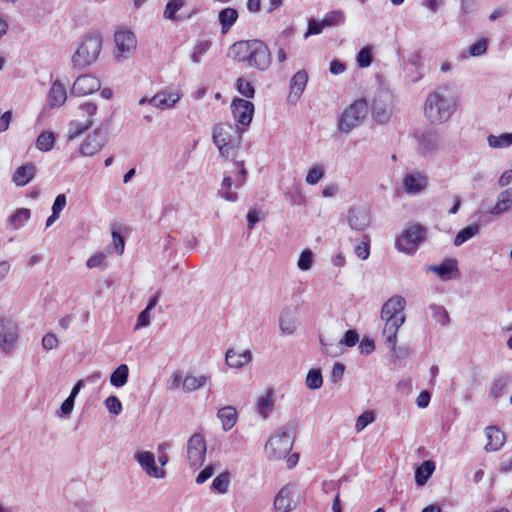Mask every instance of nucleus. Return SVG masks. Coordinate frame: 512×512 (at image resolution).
<instances>
[{"label": "nucleus", "mask_w": 512, "mask_h": 512, "mask_svg": "<svg viewBox=\"0 0 512 512\" xmlns=\"http://www.w3.org/2000/svg\"><path fill=\"white\" fill-rule=\"evenodd\" d=\"M230 484V473L223 472L214 478L212 482V489L220 494H225L228 491Z\"/></svg>", "instance_id": "c03bdc74"}, {"label": "nucleus", "mask_w": 512, "mask_h": 512, "mask_svg": "<svg viewBox=\"0 0 512 512\" xmlns=\"http://www.w3.org/2000/svg\"><path fill=\"white\" fill-rule=\"evenodd\" d=\"M206 441L200 433L193 434L186 444V458L191 468L202 466L206 456Z\"/></svg>", "instance_id": "9d476101"}, {"label": "nucleus", "mask_w": 512, "mask_h": 512, "mask_svg": "<svg viewBox=\"0 0 512 512\" xmlns=\"http://www.w3.org/2000/svg\"><path fill=\"white\" fill-rule=\"evenodd\" d=\"M324 169L318 165L309 169L306 175V183L309 185L317 184L324 177Z\"/></svg>", "instance_id": "603ef678"}, {"label": "nucleus", "mask_w": 512, "mask_h": 512, "mask_svg": "<svg viewBox=\"0 0 512 512\" xmlns=\"http://www.w3.org/2000/svg\"><path fill=\"white\" fill-rule=\"evenodd\" d=\"M66 206V196L64 194H59L56 196L53 206H52V212L54 215H60L62 210Z\"/></svg>", "instance_id": "774afa93"}, {"label": "nucleus", "mask_w": 512, "mask_h": 512, "mask_svg": "<svg viewBox=\"0 0 512 512\" xmlns=\"http://www.w3.org/2000/svg\"><path fill=\"white\" fill-rule=\"evenodd\" d=\"M322 20L326 28H330L343 25L345 23L346 16L344 11L342 10H333L327 12L322 18Z\"/></svg>", "instance_id": "58836bf2"}, {"label": "nucleus", "mask_w": 512, "mask_h": 512, "mask_svg": "<svg viewBox=\"0 0 512 512\" xmlns=\"http://www.w3.org/2000/svg\"><path fill=\"white\" fill-rule=\"evenodd\" d=\"M151 310H148L147 308H145L139 315H138V318H137V323H136V326H135V329H140V328H144V327H147L150 322H151V319H152V315H151Z\"/></svg>", "instance_id": "680f3d73"}, {"label": "nucleus", "mask_w": 512, "mask_h": 512, "mask_svg": "<svg viewBox=\"0 0 512 512\" xmlns=\"http://www.w3.org/2000/svg\"><path fill=\"white\" fill-rule=\"evenodd\" d=\"M296 425L293 422L278 428L265 446L269 459H281L288 455L293 447Z\"/></svg>", "instance_id": "20e7f679"}, {"label": "nucleus", "mask_w": 512, "mask_h": 512, "mask_svg": "<svg viewBox=\"0 0 512 512\" xmlns=\"http://www.w3.org/2000/svg\"><path fill=\"white\" fill-rule=\"evenodd\" d=\"M181 97L179 89L161 90L149 99L148 104L160 110L171 109L180 101Z\"/></svg>", "instance_id": "a211bd4d"}, {"label": "nucleus", "mask_w": 512, "mask_h": 512, "mask_svg": "<svg viewBox=\"0 0 512 512\" xmlns=\"http://www.w3.org/2000/svg\"><path fill=\"white\" fill-rule=\"evenodd\" d=\"M405 299L400 295H395L388 299L382 306L381 319L383 321L405 322L404 309Z\"/></svg>", "instance_id": "ddd939ff"}, {"label": "nucleus", "mask_w": 512, "mask_h": 512, "mask_svg": "<svg viewBox=\"0 0 512 512\" xmlns=\"http://www.w3.org/2000/svg\"><path fill=\"white\" fill-rule=\"evenodd\" d=\"M278 323L282 335L291 336L296 332L297 319L291 308L285 307L282 309Z\"/></svg>", "instance_id": "b1692460"}, {"label": "nucleus", "mask_w": 512, "mask_h": 512, "mask_svg": "<svg viewBox=\"0 0 512 512\" xmlns=\"http://www.w3.org/2000/svg\"><path fill=\"white\" fill-rule=\"evenodd\" d=\"M231 112L235 121L246 127L249 126L252 121L254 105L248 100L236 98L231 103Z\"/></svg>", "instance_id": "dca6fc26"}, {"label": "nucleus", "mask_w": 512, "mask_h": 512, "mask_svg": "<svg viewBox=\"0 0 512 512\" xmlns=\"http://www.w3.org/2000/svg\"><path fill=\"white\" fill-rule=\"evenodd\" d=\"M237 90L246 98H253L255 94V89L251 82L242 77L237 80Z\"/></svg>", "instance_id": "3c124183"}, {"label": "nucleus", "mask_w": 512, "mask_h": 512, "mask_svg": "<svg viewBox=\"0 0 512 512\" xmlns=\"http://www.w3.org/2000/svg\"><path fill=\"white\" fill-rule=\"evenodd\" d=\"M106 253L104 252H99L93 256H91L87 262H86V266L89 268V269H92V268H99V267H102L105 260H106Z\"/></svg>", "instance_id": "bf43d9fd"}, {"label": "nucleus", "mask_w": 512, "mask_h": 512, "mask_svg": "<svg viewBox=\"0 0 512 512\" xmlns=\"http://www.w3.org/2000/svg\"><path fill=\"white\" fill-rule=\"evenodd\" d=\"M457 97L449 87L443 86L430 92L424 103V115L432 124L446 123L454 114Z\"/></svg>", "instance_id": "f257e3e1"}, {"label": "nucleus", "mask_w": 512, "mask_h": 512, "mask_svg": "<svg viewBox=\"0 0 512 512\" xmlns=\"http://www.w3.org/2000/svg\"><path fill=\"white\" fill-rule=\"evenodd\" d=\"M403 324L404 323L395 321H384L382 334L385 339V343L393 352H396L397 333Z\"/></svg>", "instance_id": "7c9ffc66"}, {"label": "nucleus", "mask_w": 512, "mask_h": 512, "mask_svg": "<svg viewBox=\"0 0 512 512\" xmlns=\"http://www.w3.org/2000/svg\"><path fill=\"white\" fill-rule=\"evenodd\" d=\"M347 221L353 230L363 231L370 224V213L365 207H352L348 211Z\"/></svg>", "instance_id": "412c9836"}, {"label": "nucleus", "mask_w": 512, "mask_h": 512, "mask_svg": "<svg viewBox=\"0 0 512 512\" xmlns=\"http://www.w3.org/2000/svg\"><path fill=\"white\" fill-rule=\"evenodd\" d=\"M211 383V377L206 374L195 375L193 373H187L184 376L183 392L192 393L197 391L207 384Z\"/></svg>", "instance_id": "bb28decb"}, {"label": "nucleus", "mask_w": 512, "mask_h": 512, "mask_svg": "<svg viewBox=\"0 0 512 512\" xmlns=\"http://www.w3.org/2000/svg\"><path fill=\"white\" fill-rule=\"evenodd\" d=\"M18 338V325L10 318L0 317V349L5 353H11Z\"/></svg>", "instance_id": "f8f14e48"}, {"label": "nucleus", "mask_w": 512, "mask_h": 512, "mask_svg": "<svg viewBox=\"0 0 512 512\" xmlns=\"http://www.w3.org/2000/svg\"><path fill=\"white\" fill-rule=\"evenodd\" d=\"M357 64L361 68H366L372 63V50L370 47L362 48L357 54Z\"/></svg>", "instance_id": "864d4df0"}, {"label": "nucleus", "mask_w": 512, "mask_h": 512, "mask_svg": "<svg viewBox=\"0 0 512 512\" xmlns=\"http://www.w3.org/2000/svg\"><path fill=\"white\" fill-rule=\"evenodd\" d=\"M430 308L433 312V317L437 319L441 325H446L449 322L448 313L442 306L432 305Z\"/></svg>", "instance_id": "4d7b16f0"}, {"label": "nucleus", "mask_w": 512, "mask_h": 512, "mask_svg": "<svg viewBox=\"0 0 512 512\" xmlns=\"http://www.w3.org/2000/svg\"><path fill=\"white\" fill-rule=\"evenodd\" d=\"M308 82V74L305 70H300L296 72L290 81V93L288 99L292 103H296L302 93L305 90V87Z\"/></svg>", "instance_id": "4be33fe9"}, {"label": "nucleus", "mask_w": 512, "mask_h": 512, "mask_svg": "<svg viewBox=\"0 0 512 512\" xmlns=\"http://www.w3.org/2000/svg\"><path fill=\"white\" fill-rule=\"evenodd\" d=\"M102 49V38L99 34H87L79 42L72 55L71 61L74 68L84 69L98 59Z\"/></svg>", "instance_id": "7ed1b4c3"}, {"label": "nucleus", "mask_w": 512, "mask_h": 512, "mask_svg": "<svg viewBox=\"0 0 512 512\" xmlns=\"http://www.w3.org/2000/svg\"><path fill=\"white\" fill-rule=\"evenodd\" d=\"M506 386H507V383L503 379H499V380L495 381L490 389V396L493 398L500 397L503 394Z\"/></svg>", "instance_id": "69168bd1"}, {"label": "nucleus", "mask_w": 512, "mask_h": 512, "mask_svg": "<svg viewBox=\"0 0 512 512\" xmlns=\"http://www.w3.org/2000/svg\"><path fill=\"white\" fill-rule=\"evenodd\" d=\"M323 384V378L320 370L311 369L306 376V386L311 390L321 388Z\"/></svg>", "instance_id": "49530a36"}, {"label": "nucleus", "mask_w": 512, "mask_h": 512, "mask_svg": "<svg viewBox=\"0 0 512 512\" xmlns=\"http://www.w3.org/2000/svg\"><path fill=\"white\" fill-rule=\"evenodd\" d=\"M274 398L270 389L265 390L257 399V412L266 419L273 410Z\"/></svg>", "instance_id": "2f4dec72"}, {"label": "nucleus", "mask_w": 512, "mask_h": 512, "mask_svg": "<svg viewBox=\"0 0 512 512\" xmlns=\"http://www.w3.org/2000/svg\"><path fill=\"white\" fill-rule=\"evenodd\" d=\"M55 143V135L52 132H42L36 139V148L43 152L50 151Z\"/></svg>", "instance_id": "37998d69"}, {"label": "nucleus", "mask_w": 512, "mask_h": 512, "mask_svg": "<svg viewBox=\"0 0 512 512\" xmlns=\"http://www.w3.org/2000/svg\"><path fill=\"white\" fill-rule=\"evenodd\" d=\"M218 418L221 421L222 428L224 431L231 430L237 421V411L232 406H226L221 408L218 413Z\"/></svg>", "instance_id": "f704fd0d"}, {"label": "nucleus", "mask_w": 512, "mask_h": 512, "mask_svg": "<svg viewBox=\"0 0 512 512\" xmlns=\"http://www.w3.org/2000/svg\"><path fill=\"white\" fill-rule=\"evenodd\" d=\"M375 420V415L372 411H365L357 417L355 423V430L359 433L363 431L368 425Z\"/></svg>", "instance_id": "09e8293b"}, {"label": "nucleus", "mask_w": 512, "mask_h": 512, "mask_svg": "<svg viewBox=\"0 0 512 512\" xmlns=\"http://www.w3.org/2000/svg\"><path fill=\"white\" fill-rule=\"evenodd\" d=\"M30 218V210L26 208H20L15 211L13 215L8 218V225L10 228L17 230L21 228L25 222Z\"/></svg>", "instance_id": "4c0bfd02"}, {"label": "nucleus", "mask_w": 512, "mask_h": 512, "mask_svg": "<svg viewBox=\"0 0 512 512\" xmlns=\"http://www.w3.org/2000/svg\"><path fill=\"white\" fill-rule=\"evenodd\" d=\"M479 226L477 224L469 225L462 230H460L455 239H454V245L460 246L464 242L468 241L469 239L473 238L479 233Z\"/></svg>", "instance_id": "ea45409f"}, {"label": "nucleus", "mask_w": 512, "mask_h": 512, "mask_svg": "<svg viewBox=\"0 0 512 512\" xmlns=\"http://www.w3.org/2000/svg\"><path fill=\"white\" fill-rule=\"evenodd\" d=\"M418 149L424 155L434 152L439 144L440 136L433 129L420 130L415 133Z\"/></svg>", "instance_id": "6ab92c4d"}, {"label": "nucleus", "mask_w": 512, "mask_h": 512, "mask_svg": "<svg viewBox=\"0 0 512 512\" xmlns=\"http://www.w3.org/2000/svg\"><path fill=\"white\" fill-rule=\"evenodd\" d=\"M36 174V166L33 163L22 165L16 169L12 176L13 183L18 187L27 185Z\"/></svg>", "instance_id": "cd10ccee"}, {"label": "nucleus", "mask_w": 512, "mask_h": 512, "mask_svg": "<svg viewBox=\"0 0 512 512\" xmlns=\"http://www.w3.org/2000/svg\"><path fill=\"white\" fill-rule=\"evenodd\" d=\"M184 376L179 371H175L169 378V389L171 391L181 389L183 391Z\"/></svg>", "instance_id": "13d9d810"}, {"label": "nucleus", "mask_w": 512, "mask_h": 512, "mask_svg": "<svg viewBox=\"0 0 512 512\" xmlns=\"http://www.w3.org/2000/svg\"><path fill=\"white\" fill-rule=\"evenodd\" d=\"M435 470V463L431 460L422 462L415 470V482L424 486Z\"/></svg>", "instance_id": "72a5a7b5"}, {"label": "nucleus", "mask_w": 512, "mask_h": 512, "mask_svg": "<svg viewBox=\"0 0 512 512\" xmlns=\"http://www.w3.org/2000/svg\"><path fill=\"white\" fill-rule=\"evenodd\" d=\"M67 100V91L64 85L55 80L48 91L47 104L50 108H59L64 105Z\"/></svg>", "instance_id": "5701e85b"}, {"label": "nucleus", "mask_w": 512, "mask_h": 512, "mask_svg": "<svg viewBox=\"0 0 512 512\" xmlns=\"http://www.w3.org/2000/svg\"><path fill=\"white\" fill-rule=\"evenodd\" d=\"M129 376V368L126 364L119 365L110 376V383L115 387H123Z\"/></svg>", "instance_id": "c9c22d12"}, {"label": "nucleus", "mask_w": 512, "mask_h": 512, "mask_svg": "<svg viewBox=\"0 0 512 512\" xmlns=\"http://www.w3.org/2000/svg\"><path fill=\"white\" fill-rule=\"evenodd\" d=\"M359 340V336L355 330H348L343 339L340 341L341 345H345L347 347H353Z\"/></svg>", "instance_id": "0e129e2a"}, {"label": "nucleus", "mask_w": 512, "mask_h": 512, "mask_svg": "<svg viewBox=\"0 0 512 512\" xmlns=\"http://www.w3.org/2000/svg\"><path fill=\"white\" fill-rule=\"evenodd\" d=\"M325 28L326 26L323 23V20L318 21L314 18H310L307 22V30L304 34V38L307 39L312 35H319Z\"/></svg>", "instance_id": "de8ad7c7"}, {"label": "nucleus", "mask_w": 512, "mask_h": 512, "mask_svg": "<svg viewBox=\"0 0 512 512\" xmlns=\"http://www.w3.org/2000/svg\"><path fill=\"white\" fill-rule=\"evenodd\" d=\"M428 186V178L421 172L406 173L402 179V188L404 193L410 196H416L423 193Z\"/></svg>", "instance_id": "4468645a"}, {"label": "nucleus", "mask_w": 512, "mask_h": 512, "mask_svg": "<svg viewBox=\"0 0 512 512\" xmlns=\"http://www.w3.org/2000/svg\"><path fill=\"white\" fill-rule=\"evenodd\" d=\"M367 114L368 107L366 101H354L342 112L338 120V129L343 133H349L363 122Z\"/></svg>", "instance_id": "6e6552de"}, {"label": "nucleus", "mask_w": 512, "mask_h": 512, "mask_svg": "<svg viewBox=\"0 0 512 512\" xmlns=\"http://www.w3.org/2000/svg\"><path fill=\"white\" fill-rule=\"evenodd\" d=\"M100 87L101 83L96 77L85 74L75 79L71 88V94L75 96H85L97 91Z\"/></svg>", "instance_id": "aec40b11"}, {"label": "nucleus", "mask_w": 512, "mask_h": 512, "mask_svg": "<svg viewBox=\"0 0 512 512\" xmlns=\"http://www.w3.org/2000/svg\"><path fill=\"white\" fill-rule=\"evenodd\" d=\"M58 346V339L55 334L48 333L42 338V347L45 350H52Z\"/></svg>", "instance_id": "338daca9"}, {"label": "nucleus", "mask_w": 512, "mask_h": 512, "mask_svg": "<svg viewBox=\"0 0 512 512\" xmlns=\"http://www.w3.org/2000/svg\"><path fill=\"white\" fill-rule=\"evenodd\" d=\"M313 253L310 249H305L301 252L297 262V266L301 271H307L312 267Z\"/></svg>", "instance_id": "8fccbe9b"}, {"label": "nucleus", "mask_w": 512, "mask_h": 512, "mask_svg": "<svg viewBox=\"0 0 512 512\" xmlns=\"http://www.w3.org/2000/svg\"><path fill=\"white\" fill-rule=\"evenodd\" d=\"M426 236L427 229L424 226L418 223L409 225L403 229L401 235L396 239V247L399 251L412 255L424 242Z\"/></svg>", "instance_id": "0eeeda50"}, {"label": "nucleus", "mask_w": 512, "mask_h": 512, "mask_svg": "<svg viewBox=\"0 0 512 512\" xmlns=\"http://www.w3.org/2000/svg\"><path fill=\"white\" fill-rule=\"evenodd\" d=\"M252 361V353L250 350L238 352L235 349H228L225 355L226 364L233 369H239Z\"/></svg>", "instance_id": "393cba45"}, {"label": "nucleus", "mask_w": 512, "mask_h": 512, "mask_svg": "<svg viewBox=\"0 0 512 512\" xmlns=\"http://www.w3.org/2000/svg\"><path fill=\"white\" fill-rule=\"evenodd\" d=\"M512 208V187L502 191L498 197L496 204L490 210L493 216H500L508 212Z\"/></svg>", "instance_id": "c85d7f7f"}, {"label": "nucleus", "mask_w": 512, "mask_h": 512, "mask_svg": "<svg viewBox=\"0 0 512 512\" xmlns=\"http://www.w3.org/2000/svg\"><path fill=\"white\" fill-rule=\"evenodd\" d=\"M391 111L387 107H378L375 106L373 109V117L375 121L384 124L387 123L390 119Z\"/></svg>", "instance_id": "5fc2aeb1"}, {"label": "nucleus", "mask_w": 512, "mask_h": 512, "mask_svg": "<svg viewBox=\"0 0 512 512\" xmlns=\"http://www.w3.org/2000/svg\"><path fill=\"white\" fill-rule=\"evenodd\" d=\"M185 5V0H169L163 12V18L170 21H176V13Z\"/></svg>", "instance_id": "a19ab883"}, {"label": "nucleus", "mask_w": 512, "mask_h": 512, "mask_svg": "<svg viewBox=\"0 0 512 512\" xmlns=\"http://www.w3.org/2000/svg\"><path fill=\"white\" fill-rule=\"evenodd\" d=\"M427 270L435 273L439 278L446 281L451 279V274L457 272V261L455 259H447L440 265H430Z\"/></svg>", "instance_id": "c756f323"}, {"label": "nucleus", "mask_w": 512, "mask_h": 512, "mask_svg": "<svg viewBox=\"0 0 512 512\" xmlns=\"http://www.w3.org/2000/svg\"><path fill=\"white\" fill-rule=\"evenodd\" d=\"M487 51V42L486 40H479L478 42L472 44L469 48L470 56L477 57L485 54Z\"/></svg>", "instance_id": "052dcab7"}, {"label": "nucleus", "mask_w": 512, "mask_h": 512, "mask_svg": "<svg viewBox=\"0 0 512 512\" xmlns=\"http://www.w3.org/2000/svg\"><path fill=\"white\" fill-rule=\"evenodd\" d=\"M105 406L108 411L114 415H119L122 411V404L116 396H109L105 400Z\"/></svg>", "instance_id": "6e6d98bb"}, {"label": "nucleus", "mask_w": 512, "mask_h": 512, "mask_svg": "<svg viewBox=\"0 0 512 512\" xmlns=\"http://www.w3.org/2000/svg\"><path fill=\"white\" fill-rule=\"evenodd\" d=\"M134 459L148 476L156 479L166 477V471L156 466L155 456L152 452L137 451L134 454Z\"/></svg>", "instance_id": "2eb2a0df"}, {"label": "nucleus", "mask_w": 512, "mask_h": 512, "mask_svg": "<svg viewBox=\"0 0 512 512\" xmlns=\"http://www.w3.org/2000/svg\"><path fill=\"white\" fill-rule=\"evenodd\" d=\"M238 19V12L236 9L227 7L222 9L218 14V20L221 25V32L227 33L230 28L235 24Z\"/></svg>", "instance_id": "473e14b6"}, {"label": "nucleus", "mask_w": 512, "mask_h": 512, "mask_svg": "<svg viewBox=\"0 0 512 512\" xmlns=\"http://www.w3.org/2000/svg\"><path fill=\"white\" fill-rule=\"evenodd\" d=\"M215 472V465L209 464L207 465L196 477L197 484H203L206 482Z\"/></svg>", "instance_id": "e2e57ef3"}, {"label": "nucleus", "mask_w": 512, "mask_h": 512, "mask_svg": "<svg viewBox=\"0 0 512 512\" xmlns=\"http://www.w3.org/2000/svg\"><path fill=\"white\" fill-rule=\"evenodd\" d=\"M230 50L235 60L247 63L250 68L264 72L271 66V52L261 40L238 41L231 46Z\"/></svg>", "instance_id": "f03ea898"}, {"label": "nucleus", "mask_w": 512, "mask_h": 512, "mask_svg": "<svg viewBox=\"0 0 512 512\" xmlns=\"http://www.w3.org/2000/svg\"><path fill=\"white\" fill-rule=\"evenodd\" d=\"M107 140V134L100 129H96L81 143L79 151L84 156L95 155L105 146Z\"/></svg>", "instance_id": "f3484780"}, {"label": "nucleus", "mask_w": 512, "mask_h": 512, "mask_svg": "<svg viewBox=\"0 0 512 512\" xmlns=\"http://www.w3.org/2000/svg\"><path fill=\"white\" fill-rule=\"evenodd\" d=\"M242 130L230 123H218L213 126L212 139L221 156L228 157L241 141Z\"/></svg>", "instance_id": "39448f33"}, {"label": "nucleus", "mask_w": 512, "mask_h": 512, "mask_svg": "<svg viewBox=\"0 0 512 512\" xmlns=\"http://www.w3.org/2000/svg\"><path fill=\"white\" fill-rule=\"evenodd\" d=\"M114 58L117 62H123L132 57L136 50L137 40L135 34L128 29H120L114 34Z\"/></svg>", "instance_id": "1a4fd4ad"}, {"label": "nucleus", "mask_w": 512, "mask_h": 512, "mask_svg": "<svg viewBox=\"0 0 512 512\" xmlns=\"http://www.w3.org/2000/svg\"><path fill=\"white\" fill-rule=\"evenodd\" d=\"M232 185V178L230 176H224L217 195L228 202H236L238 200V194L230 190Z\"/></svg>", "instance_id": "e433bc0d"}, {"label": "nucleus", "mask_w": 512, "mask_h": 512, "mask_svg": "<svg viewBox=\"0 0 512 512\" xmlns=\"http://www.w3.org/2000/svg\"><path fill=\"white\" fill-rule=\"evenodd\" d=\"M97 106L92 102L81 103L75 112V119L69 123L68 137L73 140L79 137L82 133L88 130L93 122V117L96 115Z\"/></svg>", "instance_id": "423d86ee"}, {"label": "nucleus", "mask_w": 512, "mask_h": 512, "mask_svg": "<svg viewBox=\"0 0 512 512\" xmlns=\"http://www.w3.org/2000/svg\"><path fill=\"white\" fill-rule=\"evenodd\" d=\"M488 144L491 148H505L512 145V132L503 133L499 136L489 135L487 138Z\"/></svg>", "instance_id": "79ce46f5"}, {"label": "nucleus", "mask_w": 512, "mask_h": 512, "mask_svg": "<svg viewBox=\"0 0 512 512\" xmlns=\"http://www.w3.org/2000/svg\"><path fill=\"white\" fill-rule=\"evenodd\" d=\"M210 48H211L210 41H208V40L198 41L193 47V52L191 54L192 62L195 64L200 63L202 56L205 55Z\"/></svg>", "instance_id": "a18cd8bd"}, {"label": "nucleus", "mask_w": 512, "mask_h": 512, "mask_svg": "<svg viewBox=\"0 0 512 512\" xmlns=\"http://www.w3.org/2000/svg\"><path fill=\"white\" fill-rule=\"evenodd\" d=\"M298 486L295 483H287L276 494L274 499L275 512H290L298 503Z\"/></svg>", "instance_id": "9b49d317"}, {"label": "nucleus", "mask_w": 512, "mask_h": 512, "mask_svg": "<svg viewBox=\"0 0 512 512\" xmlns=\"http://www.w3.org/2000/svg\"><path fill=\"white\" fill-rule=\"evenodd\" d=\"M485 435L487 438L485 450L487 452H495L503 447L506 437L499 428L495 426H489L485 429Z\"/></svg>", "instance_id": "a878e982"}]
</instances>
